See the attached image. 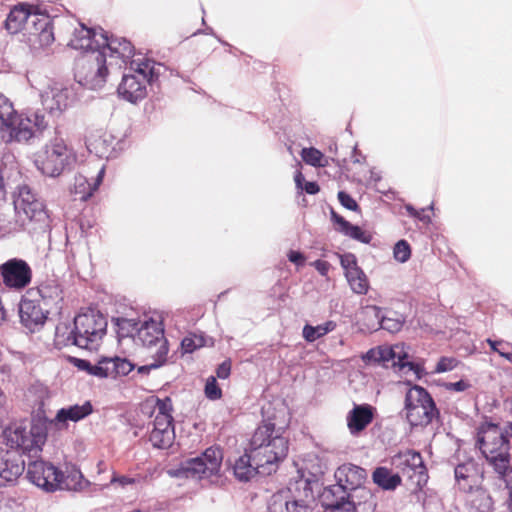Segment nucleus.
<instances>
[{
  "label": "nucleus",
  "mask_w": 512,
  "mask_h": 512,
  "mask_svg": "<svg viewBox=\"0 0 512 512\" xmlns=\"http://www.w3.org/2000/svg\"><path fill=\"white\" fill-rule=\"evenodd\" d=\"M262 413H265L264 409ZM285 432V427H276L272 417H264L250 439L249 448L232 465L235 479L247 483L257 475L276 472L278 463L287 457L289 451V439Z\"/></svg>",
  "instance_id": "obj_1"
},
{
  "label": "nucleus",
  "mask_w": 512,
  "mask_h": 512,
  "mask_svg": "<svg viewBox=\"0 0 512 512\" xmlns=\"http://www.w3.org/2000/svg\"><path fill=\"white\" fill-rule=\"evenodd\" d=\"M79 26L80 29H75L68 46L87 54L79 60L75 78L81 86L97 90L106 83L108 67L113 66L118 42L124 37L110 34L100 26L88 27L82 22H79Z\"/></svg>",
  "instance_id": "obj_2"
},
{
  "label": "nucleus",
  "mask_w": 512,
  "mask_h": 512,
  "mask_svg": "<svg viewBox=\"0 0 512 512\" xmlns=\"http://www.w3.org/2000/svg\"><path fill=\"white\" fill-rule=\"evenodd\" d=\"M13 218L0 213V238L27 232L31 237L51 232V218L44 202L28 185H18L13 192Z\"/></svg>",
  "instance_id": "obj_3"
},
{
  "label": "nucleus",
  "mask_w": 512,
  "mask_h": 512,
  "mask_svg": "<svg viewBox=\"0 0 512 512\" xmlns=\"http://www.w3.org/2000/svg\"><path fill=\"white\" fill-rule=\"evenodd\" d=\"M46 438V431L39 426H32L29 432L18 427L7 437V444L15 450L0 451V488L17 483L26 467L23 456L27 455L29 459L37 456Z\"/></svg>",
  "instance_id": "obj_4"
},
{
  "label": "nucleus",
  "mask_w": 512,
  "mask_h": 512,
  "mask_svg": "<svg viewBox=\"0 0 512 512\" xmlns=\"http://www.w3.org/2000/svg\"><path fill=\"white\" fill-rule=\"evenodd\" d=\"M476 447L501 477L512 473L511 443L507 426L502 430L498 423H481L477 428Z\"/></svg>",
  "instance_id": "obj_5"
},
{
  "label": "nucleus",
  "mask_w": 512,
  "mask_h": 512,
  "mask_svg": "<svg viewBox=\"0 0 512 512\" xmlns=\"http://www.w3.org/2000/svg\"><path fill=\"white\" fill-rule=\"evenodd\" d=\"M106 317L97 309L78 313L73 320V328L66 338V344L89 351L98 350L107 334Z\"/></svg>",
  "instance_id": "obj_6"
},
{
  "label": "nucleus",
  "mask_w": 512,
  "mask_h": 512,
  "mask_svg": "<svg viewBox=\"0 0 512 512\" xmlns=\"http://www.w3.org/2000/svg\"><path fill=\"white\" fill-rule=\"evenodd\" d=\"M130 70L133 73H123L117 95L124 101L137 104L147 96V84L153 85L159 78V72L155 69V61L148 58L130 61Z\"/></svg>",
  "instance_id": "obj_7"
},
{
  "label": "nucleus",
  "mask_w": 512,
  "mask_h": 512,
  "mask_svg": "<svg viewBox=\"0 0 512 512\" xmlns=\"http://www.w3.org/2000/svg\"><path fill=\"white\" fill-rule=\"evenodd\" d=\"M222 461V449L219 446H210L200 455L181 461L179 466L170 469L168 474L179 479H208L219 476Z\"/></svg>",
  "instance_id": "obj_8"
},
{
  "label": "nucleus",
  "mask_w": 512,
  "mask_h": 512,
  "mask_svg": "<svg viewBox=\"0 0 512 512\" xmlns=\"http://www.w3.org/2000/svg\"><path fill=\"white\" fill-rule=\"evenodd\" d=\"M404 410L406 420L412 427L427 426L435 418L440 417L435 400L429 391L420 385H413L406 392Z\"/></svg>",
  "instance_id": "obj_9"
},
{
  "label": "nucleus",
  "mask_w": 512,
  "mask_h": 512,
  "mask_svg": "<svg viewBox=\"0 0 512 512\" xmlns=\"http://www.w3.org/2000/svg\"><path fill=\"white\" fill-rule=\"evenodd\" d=\"M34 132L24 122L22 115L14 109L11 100L0 92V137L3 142H26L33 138Z\"/></svg>",
  "instance_id": "obj_10"
},
{
  "label": "nucleus",
  "mask_w": 512,
  "mask_h": 512,
  "mask_svg": "<svg viewBox=\"0 0 512 512\" xmlns=\"http://www.w3.org/2000/svg\"><path fill=\"white\" fill-rule=\"evenodd\" d=\"M75 161V157L67 148L62 139L55 138L51 144L46 145L42 153L37 155L34 163L42 174L50 177L59 176Z\"/></svg>",
  "instance_id": "obj_11"
},
{
  "label": "nucleus",
  "mask_w": 512,
  "mask_h": 512,
  "mask_svg": "<svg viewBox=\"0 0 512 512\" xmlns=\"http://www.w3.org/2000/svg\"><path fill=\"white\" fill-rule=\"evenodd\" d=\"M26 478L45 492L62 489V484L65 481L64 472L43 459L29 460Z\"/></svg>",
  "instance_id": "obj_12"
},
{
  "label": "nucleus",
  "mask_w": 512,
  "mask_h": 512,
  "mask_svg": "<svg viewBox=\"0 0 512 512\" xmlns=\"http://www.w3.org/2000/svg\"><path fill=\"white\" fill-rule=\"evenodd\" d=\"M32 279V268L25 259L14 257L0 264V284L9 291L25 290Z\"/></svg>",
  "instance_id": "obj_13"
},
{
  "label": "nucleus",
  "mask_w": 512,
  "mask_h": 512,
  "mask_svg": "<svg viewBox=\"0 0 512 512\" xmlns=\"http://www.w3.org/2000/svg\"><path fill=\"white\" fill-rule=\"evenodd\" d=\"M35 10L32 12L26 31L41 47L49 46L55 40L53 19L47 10L41 9L39 5H36Z\"/></svg>",
  "instance_id": "obj_14"
},
{
  "label": "nucleus",
  "mask_w": 512,
  "mask_h": 512,
  "mask_svg": "<svg viewBox=\"0 0 512 512\" xmlns=\"http://www.w3.org/2000/svg\"><path fill=\"white\" fill-rule=\"evenodd\" d=\"M18 310L20 323L31 333L39 331L51 313L48 309H42L37 301L25 297L21 298Z\"/></svg>",
  "instance_id": "obj_15"
},
{
  "label": "nucleus",
  "mask_w": 512,
  "mask_h": 512,
  "mask_svg": "<svg viewBox=\"0 0 512 512\" xmlns=\"http://www.w3.org/2000/svg\"><path fill=\"white\" fill-rule=\"evenodd\" d=\"M318 487V480L315 475L305 477L303 473L298 471V476L289 481L286 488L282 489L293 500H299V504L305 506L308 512L311 511L309 502L314 500V489Z\"/></svg>",
  "instance_id": "obj_16"
},
{
  "label": "nucleus",
  "mask_w": 512,
  "mask_h": 512,
  "mask_svg": "<svg viewBox=\"0 0 512 512\" xmlns=\"http://www.w3.org/2000/svg\"><path fill=\"white\" fill-rule=\"evenodd\" d=\"M393 464L403 472H412L418 475L417 486L422 488L428 481V471L420 452L407 449L404 452L397 453L392 458Z\"/></svg>",
  "instance_id": "obj_17"
},
{
  "label": "nucleus",
  "mask_w": 512,
  "mask_h": 512,
  "mask_svg": "<svg viewBox=\"0 0 512 512\" xmlns=\"http://www.w3.org/2000/svg\"><path fill=\"white\" fill-rule=\"evenodd\" d=\"M334 477L336 481L354 494L356 491L362 489L365 484L367 472L358 465L346 463L337 468Z\"/></svg>",
  "instance_id": "obj_18"
},
{
  "label": "nucleus",
  "mask_w": 512,
  "mask_h": 512,
  "mask_svg": "<svg viewBox=\"0 0 512 512\" xmlns=\"http://www.w3.org/2000/svg\"><path fill=\"white\" fill-rule=\"evenodd\" d=\"M37 292L50 312L61 313L64 303V291L55 279H47L37 286Z\"/></svg>",
  "instance_id": "obj_19"
},
{
  "label": "nucleus",
  "mask_w": 512,
  "mask_h": 512,
  "mask_svg": "<svg viewBox=\"0 0 512 512\" xmlns=\"http://www.w3.org/2000/svg\"><path fill=\"white\" fill-rule=\"evenodd\" d=\"M36 5L29 4L27 2L18 3L11 8L8 13L6 20L4 21V27L10 34H17L26 27L31 19L32 12L36 11Z\"/></svg>",
  "instance_id": "obj_20"
},
{
  "label": "nucleus",
  "mask_w": 512,
  "mask_h": 512,
  "mask_svg": "<svg viewBox=\"0 0 512 512\" xmlns=\"http://www.w3.org/2000/svg\"><path fill=\"white\" fill-rule=\"evenodd\" d=\"M375 408L369 404H355L353 409L348 412L347 426L352 435H358L374 419Z\"/></svg>",
  "instance_id": "obj_21"
},
{
  "label": "nucleus",
  "mask_w": 512,
  "mask_h": 512,
  "mask_svg": "<svg viewBox=\"0 0 512 512\" xmlns=\"http://www.w3.org/2000/svg\"><path fill=\"white\" fill-rule=\"evenodd\" d=\"M93 411L94 408L91 401L87 400L81 405L74 404L60 408L56 413L54 421L65 425H67L69 421L76 423L87 418Z\"/></svg>",
  "instance_id": "obj_22"
},
{
  "label": "nucleus",
  "mask_w": 512,
  "mask_h": 512,
  "mask_svg": "<svg viewBox=\"0 0 512 512\" xmlns=\"http://www.w3.org/2000/svg\"><path fill=\"white\" fill-rule=\"evenodd\" d=\"M137 336L143 346L150 347L156 345L165 338L163 323L149 318L142 322Z\"/></svg>",
  "instance_id": "obj_23"
},
{
  "label": "nucleus",
  "mask_w": 512,
  "mask_h": 512,
  "mask_svg": "<svg viewBox=\"0 0 512 512\" xmlns=\"http://www.w3.org/2000/svg\"><path fill=\"white\" fill-rule=\"evenodd\" d=\"M269 512H308L305 506L299 504V501L293 500L282 489L274 493L268 502Z\"/></svg>",
  "instance_id": "obj_24"
},
{
  "label": "nucleus",
  "mask_w": 512,
  "mask_h": 512,
  "mask_svg": "<svg viewBox=\"0 0 512 512\" xmlns=\"http://www.w3.org/2000/svg\"><path fill=\"white\" fill-rule=\"evenodd\" d=\"M364 309L366 311H372L378 321L379 328L387 330L390 333L399 332L405 323V317L402 314L392 312L391 316L383 315L382 308L377 305H367Z\"/></svg>",
  "instance_id": "obj_25"
},
{
  "label": "nucleus",
  "mask_w": 512,
  "mask_h": 512,
  "mask_svg": "<svg viewBox=\"0 0 512 512\" xmlns=\"http://www.w3.org/2000/svg\"><path fill=\"white\" fill-rule=\"evenodd\" d=\"M75 100V94L68 87H53L51 89V98H47L45 103L50 112H62L66 110Z\"/></svg>",
  "instance_id": "obj_26"
},
{
  "label": "nucleus",
  "mask_w": 512,
  "mask_h": 512,
  "mask_svg": "<svg viewBox=\"0 0 512 512\" xmlns=\"http://www.w3.org/2000/svg\"><path fill=\"white\" fill-rule=\"evenodd\" d=\"M355 498L356 495L348 491L338 481L333 485L325 487L319 495L322 507L328 506V504H333V502H346Z\"/></svg>",
  "instance_id": "obj_27"
},
{
  "label": "nucleus",
  "mask_w": 512,
  "mask_h": 512,
  "mask_svg": "<svg viewBox=\"0 0 512 512\" xmlns=\"http://www.w3.org/2000/svg\"><path fill=\"white\" fill-rule=\"evenodd\" d=\"M373 482L385 491H394L402 483V478L398 473L384 466L377 467L372 473Z\"/></svg>",
  "instance_id": "obj_28"
},
{
  "label": "nucleus",
  "mask_w": 512,
  "mask_h": 512,
  "mask_svg": "<svg viewBox=\"0 0 512 512\" xmlns=\"http://www.w3.org/2000/svg\"><path fill=\"white\" fill-rule=\"evenodd\" d=\"M111 323L115 327L118 341L138 334L142 324L138 318L129 319L125 317H112Z\"/></svg>",
  "instance_id": "obj_29"
},
{
  "label": "nucleus",
  "mask_w": 512,
  "mask_h": 512,
  "mask_svg": "<svg viewBox=\"0 0 512 512\" xmlns=\"http://www.w3.org/2000/svg\"><path fill=\"white\" fill-rule=\"evenodd\" d=\"M475 470L473 459L459 463L454 468V477L460 491L470 493L473 490L472 484L469 482L471 473Z\"/></svg>",
  "instance_id": "obj_30"
},
{
  "label": "nucleus",
  "mask_w": 512,
  "mask_h": 512,
  "mask_svg": "<svg viewBox=\"0 0 512 512\" xmlns=\"http://www.w3.org/2000/svg\"><path fill=\"white\" fill-rule=\"evenodd\" d=\"M345 277L354 293L364 295L368 292V278L363 269L358 265H355V268H352V270L345 273Z\"/></svg>",
  "instance_id": "obj_31"
},
{
  "label": "nucleus",
  "mask_w": 512,
  "mask_h": 512,
  "mask_svg": "<svg viewBox=\"0 0 512 512\" xmlns=\"http://www.w3.org/2000/svg\"><path fill=\"white\" fill-rule=\"evenodd\" d=\"M117 52L118 53H114V62L119 68H122V65L126 66L128 63L130 64V61L134 60L135 47L126 38L118 42Z\"/></svg>",
  "instance_id": "obj_32"
},
{
  "label": "nucleus",
  "mask_w": 512,
  "mask_h": 512,
  "mask_svg": "<svg viewBox=\"0 0 512 512\" xmlns=\"http://www.w3.org/2000/svg\"><path fill=\"white\" fill-rule=\"evenodd\" d=\"M175 432L174 430H158L153 429L150 432L149 440L151 441L153 447L158 449H166L169 448L174 440Z\"/></svg>",
  "instance_id": "obj_33"
},
{
  "label": "nucleus",
  "mask_w": 512,
  "mask_h": 512,
  "mask_svg": "<svg viewBox=\"0 0 512 512\" xmlns=\"http://www.w3.org/2000/svg\"><path fill=\"white\" fill-rule=\"evenodd\" d=\"M110 364H112L111 374L113 378L118 376H127L136 368V364L129 359L120 356L110 357Z\"/></svg>",
  "instance_id": "obj_34"
},
{
  "label": "nucleus",
  "mask_w": 512,
  "mask_h": 512,
  "mask_svg": "<svg viewBox=\"0 0 512 512\" xmlns=\"http://www.w3.org/2000/svg\"><path fill=\"white\" fill-rule=\"evenodd\" d=\"M303 161L313 167H325L327 161H324V154L314 147L303 148L301 151Z\"/></svg>",
  "instance_id": "obj_35"
},
{
  "label": "nucleus",
  "mask_w": 512,
  "mask_h": 512,
  "mask_svg": "<svg viewBox=\"0 0 512 512\" xmlns=\"http://www.w3.org/2000/svg\"><path fill=\"white\" fill-rule=\"evenodd\" d=\"M152 401L154 402V405L150 407V415H152L154 410L157 409L158 416L173 417V405L169 396H166L163 399L156 397L155 399H152Z\"/></svg>",
  "instance_id": "obj_36"
},
{
  "label": "nucleus",
  "mask_w": 512,
  "mask_h": 512,
  "mask_svg": "<svg viewBox=\"0 0 512 512\" xmlns=\"http://www.w3.org/2000/svg\"><path fill=\"white\" fill-rule=\"evenodd\" d=\"M24 122L27 123L32 131L34 132V136H37V133L41 134L48 126V123L45 119V115L39 112H34L31 116L23 118Z\"/></svg>",
  "instance_id": "obj_37"
},
{
  "label": "nucleus",
  "mask_w": 512,
  "mask_h": 512,
  "mask_svg": "<svg viewBox=\"0 0 512 512\" xmlns=\"http://www.w3.org/2000/svg\"><path fill=\"white\" fill-rule=\"evenodd\" d=\"M108 364H110V357L102 356L97 364H91L88 375L98 378H108L111 375V368Z\"/></svg>",
  "instance_id": "obj_38"
},
{
  "label": "nucleus",
  "mask_w": 512,
  "mask_h": 512,
  "mask_svg": "<svg viewBox=\"0 0 512 512\" xmlns=\"http://www.w3.org/2000/svg\"><path fill=\"white\" fill-rule=\"evenodd\" d=\"M393 255L398 262H407L411 257V246L409 242L405 239L398 240L394 245Z\"/></svg>",
  "instance_id": "obj_39"
},
{
  "label": "nucleus",
  "mask_w": 512,
  "mask_h": 512,
  "mask_svg": "<svg viewBox=\"0 0 512 512\" xmlns=\"http://www.w3.org/2000/svg\"><path fill=\"white\" fill-rule=\"evenodd\" d=\"M204 394L207 399L212 401L222 398V389L220 388L215 376L211 375L207 378L204 387Z\"/></svg>",
  "instance_id": "obj_40"
},
{
  "label": "nucleus",
  "mask_w": 512,
  "mask_h": 512,
  "mask_svg": "<svg viewBox=\"0 0 512 512\" xmlns=\"http://www.w3.org/2000/svg\"><path fill=\"white\" fill-rule=\"evenodd\" d=\"M205 345V340L203 336L196 337L194 336H186L181 341V348L183 353H193L198 348H201Z\"/></svg>",
  "instance_id": "obj_41"
},
{
  "label": "nucleus",
  "mask_w": 512,
  "mask_h": 512,
  "mask_svg": "<svg viewBox=\"0 0 512 512\" xmlns=\"http://www.w3.org/2000/svg\"><path fill=\"white\" fill-rule=\"evenodd\" d=\"M360 502H356L355 499L349 500L346 502H333V504H328V506L323 507L324 512H356L357 505Z\"/></svg>",
  "instance_id": "obj_42"
},
{
  "label": "nucleus",
  "mask_w": 512,
  "mask_h": 512,
  "mask_svg": "<svg viewBox=\"0 0 512 512\" xmlns=\"http://www.w3.org/2000/svg\"><path fill=\"white\" fill-rule=\"evenodd\" d=\"M330 219L335 225H337L336 231L347 236L353 224L338 214L334 209H331L330 211Z\"/></svg>",
  "instance_id": "obj_43"
},
{
  "label": "nucleus",
  "mask_w": 512,
  "mask_h": 512,
  "mask_svg": "<svg viewBox=\"0 0 512 512\" xmlns=\"http://www.w3.org/2000/svg\"><path fill=\"white\" fill-rule=\"evenodd\" d=\"M353 240H356L363 244H369L373 238L372 234L368 231L363 230L359 225L353 224L350 231L347 234Z\"/></svg>",
  "instance_id": "obj_44"
},
{
  "label": "nucleus",
  "mask_w": 512,
  "mask_h": 512,
  "mask_svg": "<svg viewBox=\"0 0 512 512\" xmlns=\"http://www.w3.org/2000/svg\"><path fill=\"white\" fill-rule=\"evenodd\" d=\"M339 203L347 210L360 212L361 208L357 201L346 191L341 190L337 194Z\"/></svg>",
  "instance_id": "obj_45"
},
{
  "label": "nucleus",
  "mask_w": 512,
  "mask_h": 512,
  "mask_svg": "<svg viewBox=\"0 0 512 512\" xmlns=\"http://www.w3.org/2000/svg\"><path fill=\"white\" fill-rule=\"evenodd\" d=\"M302 334L304 339L309 343L315 342L316 340L324 336L321 325L313 326L310 324H305L303 327Z\"/></svg>",
  "instance_id": "obj_46"
},
{
  "label": "nucleus",
  "mask_w": 512,
  "mask_h": 512,
  "mask_svg": "<svg viewBox=\"0 0 512 512\" xmlns=\"http://www.w3.org/2000/svg\"><path fill=\"white\" fill-rule=\"evenodd\" d=\"M458 365V360L454 357L442 356L436 364L435 373H444L452 371Z\"/></svg>",
  "instance_id": "obj_47"
},
{
  "label": "nucleus",
  "mask_w": 512,
  "mask_h": 512,
  "mask_svg": "<svg viewBox=\"0 0 512 512\" xmlns=\"http://www.w3.org/2000/svg\"><path fill=\"white\" fill-rule=\"evenodd\" d=\"M159 343L160 346L158 347L156 353L153 355V363L160 364V367H162L167 362L169 343L166 338L162 339Z\"/></svg>",
  "instance_id": "obj_48"
},
{
  "label": "nucleus",
  "mask_w": 512,
  "mask_h": 512,
  "mask_svg": "<svg viewBox=\"0 0 512 512\" xmlns=\"http://www.w3.org/2000/svg\"><path fill=\"white\" fill-rule=\"evenodd\" d=\"M153 426L158 430H174V418L156 415Z\"/></svg>",
  "instance_id": "obj_49"
},
{
  "label": "nucleus",
  "mask_w": 512,
  "mask_h": 512,
  "mask_svg": "<svg viewBox=\"0 0 512 512\" xmlns=\"http://www.w3.org/2000/svg\"><path fill=\"white\" fill-rule=\"evenodd\" d=\"M376 349V353L378 354V363H386L395 360L396 351L392 347L379 346Z\"/></svg>",
  "instance_id": "obj_50"
},
{
  "label": "nucleus",
  "mask_w": 512,
  "mask_h": 512,
  "mask_svg": "<svg viewBox=\"0 0 512 512\" xmlns=\"http://www.w3.org/2000/svg\"><path fill=\"white\" fill-rule=\"evenodd\" d=\"M442 387L447 391L463 392L471 387V384L464 379H460L456 382H444Z\"/></svg>",
  "instance_id": "obj_51"
},
{
  "label": "nucleus",
  "mask_w": 512,
  "mask_h": 512,
  "mask_svg": "<svg viewBox=\"0 0 512 512\" xmlns=\"http://www.w3.org/2000/svg\"><path fill=\"white\" fill-rule=\"evenodd\" d=\"M232 363L230 359L224 360L216 367V379H227L231 374Z\"/></svg>",
  "instance_id": "obj_52"
},
{
  "label": "nucleus",
  "mask_w": 512,
  "mask_h": 512,
  "mask_svg": "<svg viewBox=\"0 0 512 512\" xmlns=\"http://www.w3.org/2000/svg\"><path fill=\"white\" fill-rule=\"evenodd\" d=\"M406 368L412 371L418 380L422 379L427 374L424 367V360L422 359L419 361L412 360Z\"/></svg>",
  "instance_id": "obj_53"
},
{
  "label": "nucleus",
  "mask_w": 512,
  "mask_h": 512,
  "mask_svg": "<svg viewBox=\"0 0 512 512\" xmlns=\"http://www.w3.org/2000/svg\"><path fill=\"white\" fill-rule=\"evenodd\" d=\"M104 175H105V168L102 167L99 170V172L97 173V176H96V179L94 180V182L92 184H88L89 185L88 192L85 193L81 197L83 200H86L93 195V193L98 189L99 185L103 181Z\"/></svg>",
  "instance_id": "obj_54"
},
{
  "label": "nucleus",
  "mask_w": 512,
  "mask_h": 512,
  "mask_svg": "<svg viewBox=\"0 0 512 512\" xmlns=\"http://www.w3.org/2000/svg\"><path fill=\"white\" fill-rule=\"evenodd\" d=\"M68 362L76 367L80 371H84L87 374L89 373L91 362L87 359H82L74 356H69L67 358Z\"/></svg>",
  "instance_id": "obj_55"
},
{
  "label": "nucleus",
  "mask_w": 512,
  "mask_h": 512,
  "mask_svg": "<svg viewBox=\"0 0 512 512\" xmlns=\"http://www.w3.org/2000/svg\"><path fill=\"white\" fill-rule=\"evenodd\" d=\"M412 360L410 359V355L408 352L400 351L396 352V358L393 360V365L398 367L399 370H403L404 368L409 365V362Z\"/></svg>",
  "instance_id": "obj_56"
},
{
  "label": "nucleus",
  "mask_w": 512,
  "mask_h": 512,
  "mask_svg": "<svg viewBox=\"0 0 512 512\" xmlns=\"http://www.w3.org/2000/svg\"><path fill=\"white\" fill-rule=\"evenodd\" d=\"M340 263L345 270V273L349 272V270H352V268H355V265H358L357 258L352 253L343 255L340 259Z\"/></svg>",
  "instance_id": "obj_57"
},
{
  "label": "nucleus",
  "mask_w": 512,
  "mask_h": 512,
  "mask_svg": "<svg viewBox=\"0 0 512 512\" xmlns=\"http://www.w3.org/2000/svg\"><path fill=\"white\" fill-rule=\"evenodd\" d=\"M288 260L296 266H304L306 262L305 255L298 250H290L287 254Z\"/></svg>",
  "instance_id": "obj_58"
},
{
  "label": "nucleus",
  "mask_w": 512,
  "mask_h": 512,
  "mask_svg": "<svg viewBox=\"0 0 512 512\" xmlns=\"http://www.w3.org/2000/svg\"><path fill=\"white\" fill-rule=\"evenodd\" d=\"M311 265L318 271L321 276H327L330 270V263L325 260L317 259Z\"/></svg>",
  "instance_id": "obj_59"
},
{
  "label": "nucleus",
  "mask_w": 512,
  "mask_h": 512,
  "mask_svg": "<svg viewBox=\"0 0 512 512\" xmlns=\"http://www.w3.org/2000/svg\"><path fill=\"white\" fill-rule=\"evenodd\" d=\"M300 190L309 195H316L320 191V186L316 181H306Z\"/></svg>",
  "instance_id": "obj_60"
},
{
  "label": "nucleus",
  "mask_w": 512,
  "mask_h": 512,
  "mask_svg": "<svg viewBox=\"0 0 512 512\" xmlns=\"http://www.w3.org/2000/svg\"><path fill=\"white\" fill-rule=\"evenodd\" d=\"M434 205L430 204L427 208H422L420 211H418V215H416V219L425 223L429 224L431 222V217L425 213L426 210H433Z\"/></svg>",
  "instance_id": "obj_61"
},
{
  "label": "nucleus",
  "mask_w": 512,
  "mask_h": 512,
  "mask_svg": "<svg viewBox=\"0 0 512 512\" xmlns=\"http://www.w3.org/2000/svg\"><path fill=\"white\" fill-rule=\"evenodd\" d=\"M160 368V364H154L153 362L151 364L142 365L137 367L138 374L141 375H148L152 370Z\"/></svg>",
  "instance_id": "obj_62"
},
{
  "label": "nucleus",
  "mask_w": 512,
  "mask_h": 512,
  "mask_svg": "<svg viewBox=\"0 0 512 512\" xmlns=\"http://www.w3.org/2000/svg\"><path fill=\"white\" fill-rule=\"evenodd\" d=\"M376 348L369 349L366 354L363 356V360L367 362H375L378 363V354L376 353Z\"/></svg>",
  "instance_id": "obj_63"
},
{
  "label": "nucleus",
  "mask_w": 512,
  "mask_h": 512,
  "mask_svg": "<svg viewBox=\"0 0 512 512\" xmlns=\"http://www.w3.org/2000/svg\"><path fill=\"white\" fill-rule=\"evenodd\" d=\"M294 181H295L296 188L298 190H300L304 186V183L306 182V180L301 171H299V170L296 171V173L294 175Z\"/></svg>",
  "instance_id": "obj_64"
}]
</instances>
